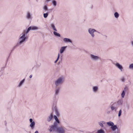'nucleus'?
<instances>
[{
	"label": "nucleus",
	"instance_id": "obj_1",
	"mask_svg": "<svg viewBox=\"0 0 133 133\" xmlns=\"http://www.w3.org/2000/svg\"><path fill=\"white\" fill-rule=\"evenodd\" d=\"M58 124L56 122H54L52 125L50 126L49 129L50 132H56L57 133H65L66 129L63 127H58Z\"/></svg>",
	"mask_w": 133,
	"mask_h": 133
},
{
	"label": "nucleus",
	"instance_id": "obj_2",
	"mask_svg": "<svg viewBox=\"0 0 133 133\" xmlns=\"http://www.w3.org/2000/svg\"><path fill=\"white\" fill-rule=\"evenodd\" d=\"M64 78L63 77H59L54 82V84L56 87L55 90V95L57 96L58 95L61 88L58 86L62 85L64 82Z\"/></svg>",
	"mask_w": 133,
	"mask_h": 133
},
{
	"label": "nucleus",
	"instance_id": "obj_3",
	"mask_svg": "<svg viewBox=\"0 0 133 133\" xmlns=\"http://www.w3.org/2000/svg\"><path fill=\"white\" fill-rule=\"evenodd\" d=\"M28 34V33H26V30H23V32L20 35V36L18 39L19 42L16 46L21 45L25 41L26 39V35Z\"/></svg>",
	"mask_w": 133,
	"mask_h": 133
},
{
	"label": "nucleus",
	"instance_id": "obj_4",
	"mask_svg": "<svg viewBox=\"0 0 133 133\" xmlns=\"http://www.w3.org/2000/svg\"><path fill=\"white\" fill-rule=\"evenodd\" d=\"M89 33L91 35V37L93 38L94 37L95 35L94 34V33L97 32V31L94 29L92 28H89L88 30Z\"/></svg>",
	"mask_w": 133,
	"mask_h": 133
},
{
	"label": "nucleus",
	"instance_id": "obj_5",
	"mask_svg": "<svg viewBox=\"0 0 133 133\" xmlns=\"http://www.w3.org/2000/svg\"><path fill=\"white\" fill-rule=\"evenodd\" d=\"M90 57L91 59L93 61H97L100 59V57L99 56L92 54H90Z\"/></svg>",
	"mask_w": 133,
	"mask_h": 133
},
{
	"label": "nucleus",
	"instance_id": "obj_6",
	"mask_svg": "<svg viewBox=\"0 0 133 133\" xmlns=\"http://www.w3.org/2000/svg\"><path fill=\"white\" fill-rule=\"evenodd\" d=\"M39 28L37 26H32L29 27L27 29L25 30L26 31V33H28L31 30H37Z\"/></svg>",
	"mask_w": 133,
	"mask_h": 133
},
{
	"label": "nucleus",
	"instance_id": "obj_7",
	"mask_svg": "<svg viewBox=\"0 0 133 133\" xmlns=\"http://www.w3.org/2000/svg\"><path fill=\"white\" fill-rule=\"evenodd\" d=\"M116 104V103H111L110 108L111 110H114L115 111H116L117 109V107H115Z\"/></svg>",
	"mask_w": 133,
	"mask_h": 133
},
{
	"label": "nucleus",
	"instance_id": "obj_8",
	"mask_svg": "<svg viewBox=\"0 0 133 133\" xmlns=\"http://www.w3.org/2000/svg\"><path fill=\"white\" fill-rule=\"evenodd\" d=\"M115 65L117 68L121 72L122 71L123 68V66L121 65H120L118 63H115L114 64Z\"/></svg>",
	"mask_w": 133,
	"mask_h": 133
},
{
	"label": "nucleus",
	"instance_id": "obj_9",
	"mask_svg": "<svg viewBox=\"0 0 133 133\" xmlns=\"http://www.w3.org/2000/svg\"><path fill=\"white\" fill-rule=\"evenodd\" d=\"M127 88L125 87L124 88V90L122 91V92L121 94V97L122 98H123L125 95V92H127Z\"/></svg>",
	"mask_w": 133,
	"mask_h": 133
},
{
	"label": "nucleus",
	"instance_id": "obj_10",
	"mask_svg": "<svg viewBox=\"0 0 133 133\" xmlns=\"http://www.w3.org/2000/svg\"><path fill=\"white\" fill-rule=\"evenodd\" d=\"M63 41L65 43H72V41L71 40L68 38H64L63 39Z\"/></svg>",
	"mask_w": 133,
	"mask_h": 133
},
{
	"label": "nucleus",
	"instance_id": "obj_11",
	"mask_svg": "<svg viewBox=\"0 0 133 133\" xmlns=\"http://www.w3.org/2000/svg\"><path fill=\"white\" fill-rule=\"evenodd\" d=\"M67 48V46H63L62 47L60 50V52L61 54L63 53L65 50Z\"/></svg>",
	"mask_w": 133,
	"mask_h": 133
},
{
	"label": "nucleus",
	"instance_id": "obj_12",
	"mask_svg": "<svg viewBox=\"0 0 133 133\" xmlns=\"http://www.w3.org/2000/svg\"><path fill=\"white\" fill-rule=\"evenodd\" d=\"M53 115L52 113H51L50 115L47 118V121L48 122H50L52 119V118L53 117Z\"/></svg>",
	"mask_w": 133,
	"mask_h": 133
},
{
	"label": "nucleus",
	"instance_id": "obj_13",
	"mask_svg": "<svg viewBox=\"0 0 133 133\" xmlns=\"http://www.w3.org/2000/svg\"><path fill=\"white\" fill-rule=\"evenodd\" d=\"M25 80V79H24L21 81L19 83V84L18 85L17 87H20L24 83Z\"/></svg>",
	"mask_w": 133,
	"mask_h": 133
},
{
	"label": "nucleus",
	"instance_id": "obj_14",
	"mask_svg": "<svg viewBox=\"0 0 133 133\" xmlns=\"http://www.w3.org/2000/svg\"><path fill=\"white\" fill-rule=\"evenodd\" d=\"M111 129L112 131H115L116 129H117V128L116 125H113L111 127Z\"/></svg>",
	"mask_w": 133,
	"mask_h": 133
},
{
	"label": "nucleus",
	"instance_id": "obj_15",
	"mask_svg": "<svg viewBox=\"0 0 133 133\" xmlns=\"http://www.w3.org/2000/svg\"><path fill=\"white\" fill-rule=\"evenodd\" d=\"M98 87L97 86H94L92 88L93 91L94 92H97L98 91Z\"/></svg>",
	"mask_w": 133,
	"mask_h": 133
},
{
	"label": "nucleus",
	"instance_id": "obj_16",
	"mask_svg": "<svg viewBox=\"0 0 133 133\" xmlns=\"http://www.w3.org/2000/svg\"><path fill=\"white\" fill-rule=\"evenodd\" d=\"M35 125V123L34 121H33V122L31 123L30 124V126L31 128L33 129L34 128Z\"/></svg>",
	"mask_w": 133,
	"mask_h": 133
},
{
	"label": "nucleus",
	"instance_id": "obj_17",
	"mask_svg": "<svg viewBox=\"0 0 133 133\" xmlns=\"http://www.w3.org/2000/svg\"><path fill=\"white\" fill-rule=\"evenodd\" d=\"M55 113L57 116H59V112L57 108L55 107Z\"/></svg>",
	"mask_w": 133,
	"mask_h": 133
},
{
	"label": "nucleus",
	"instance_id": "obj_18",
	"mask_svg": "<svg viewBox=\"0 0 133 133\" xmlns=\"http://www.w3.org/2000/svg\"><path fill=\"white\" fill-rule=\"evenodd\" d=\"M54 119H55V121H56V122H55L57 123L58 124V125L59 124V123H60V122H59V120H58L57 117L56 116L54 115Z\"/></svg>",
	"mask_w": 133,
	"mask_h": 133
},
{
	"label": "nucleus",
	"instance_id": "obj_19",
	"mask_svg": "<svg viewBox=\"0 0 133 133\" xmlns=\"http://www.w3.org/2000/svg\"><path fill=\"white\" fill-rule=\"evenodd\" d=\"M97 133H105V131L103 129H101L97 130Z\"/></svg>",
	"mask_w": 133,
	"mask_h": 133
},
{
	"label": "nucleus",
	"instance_id": "obj_20",
	"mask_svg": "<svg viewBox=\"0 0 133 133\" xmlns=\"http://www.w3.org/2000/svg\"><path fill=\"white\" fill-rule=\"evenodd\" d=\"M26 17L28 19H31V15L30 14L29 12H28Z\"/></svg>",
	"mask_w": 133,
	"mask_h": 133
},
{
	"label": "nucleus",
	"instance_id": "obj_21",
	"mask_svg": "<svg viewBox=\"0 0 133 133\" xmlns=\"http://www.w3.org/2000/svg\"><path fill=\"white\" fill-rule=\"evenodd\" d=\"M114 16L116 18H118L119 17V15L117 12H116L114 14Z\"/></svg>",
	"mask_w": 133,
	"mask_h": 133
},
{
	"label": "nucleus",
	"instance_id": "obj_22",
	"mask_svg": "<svg viewBox=\"0 0 133 133\" xmlns=\"http://www.w3.org/2000/svg\"><path fill=\"white\" fill-rule=\"evenodd\" d=\"M107 124L109 126H112L114 125V123L113 122L110 121L107 122Z\"/></svg>",
	"mask_w": 133,
	"mask_h": 133
},
{
	"label": "nucleus",
	"instance_id": "obj_23",
	"mask_svg": "<svg viewBox=\"0 0 133 133\" xmlns=\"http://www.w3.org/2000/svg\"><path fill=\"white\" fill-rule=\"evenodd\" d=\"M50 26L51 27V28H52L54 30H55L56 31H57V30L55 28V26L54 25V24H53V23L51 24Z\"/></svg>",
	"mask_w": 133,
	"mask_h": 133
},
{
	"label": "nucleus",
	"instance_id": "obj_24",
	"mask_svg": "<svg viewBox=\"0 0 133 133\" xmlns=\"http://www.w3.org/2000/svg\"><path fill=\"white\" fill-rule=\"evenodd\" d=\"M53 33L54 35L58 37H60L61 36V35L60 34H59V33H57L56 31H54L53 32Z\"/></svg>",
	"mask_w": 133,
	"mask_h": 133
},
{
	"label": "nucleus",
	"instance_id": "obj_25",
	"mask_svg": "<svg viewBox=\"0 0 133 133\" xmlns=\"http://www.w3.org/2000/svg\"><path fill=\"white\" fill-rule=\"evenodd\" d=\"M123 103V101L122 100H119L117 102L118 104L119 105H122Z\"/></svg>",
	"mask_w": 133,
	"mask_h": 133
},
{
	"label": "nucleus",
	"instance_id": "obj_26",
	"mask_svg": "<svg viewBox=\"0 0 133 133\" xmlns=\"http://www.w3.org/2000/svg\"><path fill=\"white\" fill-rule=\"evenodd\" d=\"M129 68L130 70H133V63L129 65Z\"/></svg>",
	"mask_w": 133,
	"mask_h": 133
},
{
	"label": "nucleus",
	"instance_id": "obj_27",
	"mask_svg": "<svg viewBox=\"0 0 133 133\" xmlns=\"http://www.w3.org/2000/svg\"><path fill=\"white\" fill-rule=\"evenodd\" d=\"M52 3L55 6L56 5L57 2L56 1L53 0L52 1Z\"/></svg>",
	"mask_w": 133,
	"mask_h": 133
},
{
	"label": "nucleus",
	"instance_id": "obj_28",
	"mask_svg": "<svg viewBox=\"0 0 133 133\" xmlns=\"http://www.w3.org/2000/svg\"><path fill=\"white\" fill-rule=\"evenodd\" d=\"M48 13H44L43 14V16L44 18H46L48 16Z\"/></svg>",
	"mask_w": 133,
	"mask_h": 133
},
{
	"label": "nucleus",
	"instance_id": "obj_29",
	"mask_svg": "<svg viewBox=\"0 0 133 133\" xmlns=\"http://www.w3.org/2000/svg\"><path fill=\"white\" fill-rule=\"evenodd\" d=\"M43 9L45 11H46L48 10V8L46 5H45L43 8Z\"/></svg>",
	"mask_w": 133,
	"mask_h": 133
},
{
	"label": "nucleus",
	"instance_id": "obj_30",
	"mask_svg": "<svg viewBox=\"0 0 133 133\" xmlns=\"http://www.w3.org/2000/svg\"><path fill=\"white\" fill-rule=\"evenodd\" d=\"M121 113H122V110L121 109L119 110V113H118V117H119L121 115Z\"/></svg>",
	"mask_w": 133,
	"mask_h": 133
},
{
	"label": "nucleus",
	"instance_id": "obj_31",
	"mask_svg": "<svg viewBox=\"0 0 133 133\" xmlns=\"http://www.w3.org/2000/svg\"><path fill=\"white\" fill-rule=\"evenodd\" d=\"M99 125L101 127H103V123H101V122H99L98 123Z\"/></svg>",
	"mask_w": 133,
	"mask_h": 133
},
{
	"label": "nucleus",
	"instance_id": "obj_32",
	"mask_svg": "<svg viewBox=\"0 0 133 133\" xmlns=\"http://www.w3.org/2000/svg\"><path fill=\"white\" fill-rule=\"evenodd\" d=\"M121 81L123 82H124L125 81V78L124 77H122L121 78Z\"/></svg>",
	"mask_w": 133,
	"mask_h": 133
},
{
	"label": "nucleus",
	"instance_id": "obj_33",
	"mask_svg": "<svg viewBox=\"0 0 133 133\" xmlns=\"http://www.w3.org/2000/svg\"><path fill=\"white\" fill-rule=\"evenodd\" d=\"M59 54H58L57 57V59L56 60H57L58 61V60L59 59Z\"/></svg>",
	"mask_w": 133,
	"mask_h": 133
},
{
	"label": "nucleus",
	"instance_id": "obj_34",
	"mask_svg": "<svg viewBox=\"0 0 133 133\" xmlns=\"http://www.w3.org/2000/svg\"><path fill=\"white\" fill-rule=\"evenodd\" d=\"M29 121L30 122L32 123L33 122V119L32 118H30L29 119Z\"/></svg>",
	"mask_w": 133,
	"mask_h": 133
},
{
	"label": "nucleus",
	"instance_id": "obj_35",
	"mask_svg": "<svg viewBox=\"0 0 133 133\" xmlns=\"http://www.w3.org/2000/svg\"><path fill=\"white\" fill-rule=\"evenodd\" d=\"M131 43L132 46L133 47V41L131 42Z\"/></svg>",
	"mask_w": 133,
	"mask_h": 133
},
{
	"label": "nucleus",
	"instance_id": "obj_36",
	"mask_svg": "<svg viewBox=\"0 0 133 133\" xmlns=\"http://www.w3.org/2000/svg\"><path fill=\"white\" fill-rule=\"evenodd\" d=\"M101 123H102L103 124H104L105 123V122L103 121H101Z\"/></svg>",
	"mask_w": 133,
	"mask_h": 133
},
{
	"label": "nucleus",
	"instance_id": "obj_37",
	"mask_svg": "<svg viewBox=\"0 0 133 133\" xmlns=\"http://www.w3.org/2000/svg\"><path fill=\"white\" fill-rule=\"evenodd\" d=\"M58 61L57 60H56L54 62L55 63H56L57 62V61Z\"/></svg>",
	"mask_w": 133,
	"mask_h": 133
},
{
	"label": "nucleus",
	"instance_id": "obj_38",
	"mask_svg": "<svg viewBox=\"0 0 133 133\" xmlns=\"http://www.w3.org/2000/svg\"><path fill=\"white\" fill-rule=\"evenodd\" d=\"M32 75H31L29 77H30V78H32Z\"/></svg>",
	"mask_w": 133,
	"mask_h": 133
},
{
	"label": "nucleus",
	"instance_id": "obj_39",
	"mask_svg": "<svg viewBox=\"0 0 133 133\" xmlns=\"http://www.w3.org/2000/svg\"><path fill=\"white\" fill-rule=\"evenodd\" d=\"M34 133H38V132L37 131H36Z\"/></svg>",
	"mask_w": 133,
	"mask_h": 133
},
{
	"label": "nucleus",
	"instance_id": "obj_40",
	"mask_svg": "<svg viewBox=\"0 0 133 133\" xmlns=\"http://www.w3.org/2000/svg\"><path fill=\"white\" fill-rule=\"evenodd\" d=\"M51 0H46V1L47 2H48L50 1Z\"/></svg>",
	"mask_w": 133,
	"mask_h": 133
}]
</instances>
